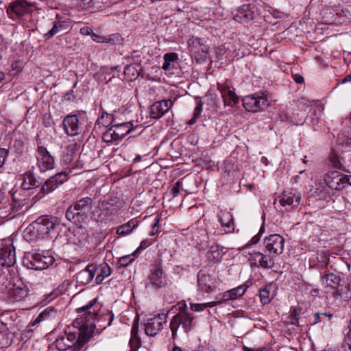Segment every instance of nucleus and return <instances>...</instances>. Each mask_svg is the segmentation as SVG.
I'll return each mask as SVG.
<instances>
[{"label":"nucleus","mask_w":351,"mask_h":351,"mask_svg":"<svg viewBox=\"0 0 351 351\" xmlns=\"http://www.w3.org/2000/svg\"><path fill=\"white\" fill-rule=\"evenodd\" d=\"M101 304L95 298L88 304L79 308L84 313L80 318V323L84 330L75 332H65L56 340V346L60 351H80L88 341L91 333L96 328V322L102 318L100 315Z\"/></svg>","instance_id":"obj_1"},{"label":"nucleus","mask_w":351,"mask_h":351,"mask_svg":"<svg viewBox=\"0 0 351 351\" xmlns=\"http://www.w3.org/2000/svg\"><path fill=\"white\" fill-rule=\"evenodd\" d=\"M196 325V318L189 312H178L170 322V329L174 338L180 327L184 332H189Z\"/></svg>","instance_id":"obj_2"},{"label":"nucleus","mask_w":351,"mask_h":351,"mask_svg":"<svg viewBox=\"0 0 351 351\" xmlns=\"http://www.w3.org/2000/svg\"><path fill=\"white\" fill-rule=\"evenodd\" d=\"M55 258L48 252L46 254L28 253L23 258V263L29 269L34 270H43L51 265Z\"/></svg>","instance_id":"obj_3"},{"label":"nucleus","mask_w":351,"mask_h":351,"mask_svg":"<svg viewBox=\"0 0 351 351\" xmlns=\"http://www.w3.org/2000/svg\"><path fill=\"white\" fill-rule=\"evenodd\" d=\"M133 129L131 122H125L116 123L115 122L103 133L102 139L107 143L122 139L127 134L130 133Z\"/></svg>","instance_id":"obj_4"},{"label":"nucleus","mask_w":351,"mask_h":351,"mask_svg":"<svg viewBox=\"0 0 351 351\" xmlns=\"http://www.w3.org/2000/svg\"><path fill=\"white\" fill-rule=\"evenodd\" d=\"M265 253H268L273 259L283 252L285 239L278 234H271L264 239Z\"/></svg>","instance_id":"obj_5"},{"label":"nucleus","mask_w":351,"mask_h":351,"mask_svg":"<svg viewBox=\"0 0 351 351\" xmlns=\"http://www.w3.org/2000/svg\"><path fill=\"white\" fill-rule=\"evenodd\" d=\"M268 99L264 93L247 95L243 99V105L249 112H257L268 106Z\"/></svg>","instance_id":"obj_6"},{"label":"nucleus","mask_w":351,"mask_h":351,"mask_svg":"<svg viewBox=\"0 0 351 351\" xmlns=\"http://www.w3.org/2000/svg\"><path fill=\"white\" fill-rule=\"evenodd\" d=\"M58 218L52 215H43L38 217L34 222V227L41 234H49L54 232L55 229L60 226Z\"/></svg>","instance_id":"obj_7"},{"label":"nucleus","mask_w":351,"mask_h":351,"mask_svg":"<svg viewBox=\"0 0 351 351\" xmlns=\"http://www.w3.org/2000/svg\"><path fill=\"white\" fill-rule=\"evenodd\" d=\"M36 165L40 172H45L54 168L53 157L50 154L46 147L38 145L36 150Z\"/></svg>","instance_id":"obj_8"},{"label":"nucleus","mask_w":351,"mask_h":351,"mask_svg":"<svg viewBox=\"0 0 351 351\" xmlns=\"http://www.w3.org/2000/svg\"><path fill=\"white\" fill-rule=\"evenodd\" d=\"M166 319L167 317L165 315H158L148 318L145 324L146 335L150 337L156 336L162 328Z\"/></svg>","instance_id":"obj_9"},{"label":"nucleus","mask_w":351,"mask_h":351,"mask_svg":"<svg viewBox=\"0 0 351 351\" xmlns=\"http://www.w3.org/2000/svg\"><path fill=\"white\" fill-rule=\"evenodd\" d=\"M165 285V276L160 265H155L154 269L148 277V282L146 283L147 289H158Z\"/></svg>","instance_id":"obj_10"},{"label":"nucleus","mask_w":351,"mask_h":351,"mask_svg":"<svg viewBox=\"0 0 351 351\" xmlns=\"http://www.w3.org/2000/svg\"><path fill=\"white\" fill-rule=\"evenodd\" d=\"M217 86L221 93L225 106H234L239 103V97L234 88H231L228 84L218 82Z\"/></svg>","instance_id":"obj_11"},{"label":"nucleus","mask_w":351,"mask_h":351,"mask_svg":"<svg viewBox=\"0 0 351 351\" xmlns=\"http://www.w3.org/2000/svg\"><path fill=\"white\" fill-rule=\"evenodd\" d=\"M249 261L251 266L270 268L274 265L273 258L268 253L263 254L259 252H253L249 254Z\"/></svg>","instance_id":"obj_12"},{"label":"nucleus","mask_w":351,"mask_h":351,"mask_svg":"<svg viewBox=\"0 0 351 351\" xmlns=\"http://www.w3.org/2000/svg\"><path fill=\"white\" fill-rule=\"evenodd\" d=\"M67 179V175L64 172L58 173L49 178L45 182L40 189V192L43 193L44 194H48L59 187L61 184L66 182Z\"/></svg>","instance_id":"obj_13"},{"label":"nucleus","mask_w":351,"mask_h":351,"mask_svg":"<svg viewBox=\"0 0 351 351\" xmlns=\"http://www.w3.org/2000/svg\"><path fill=\"white\" fill-rule=\"evenodd\" d=\"M16 263L14 247L10 244L0 249V269L3 267H12Z\"/></svg>","instance_id":"obj_14"},{"label":"nucleus","mask_w":351,"mask_h":351,"mask_svg":"<svg viewBox=\"0 0 351 351\" xmlns=\"http://www.w3.org/2000/svg\"><path fill=\"white\" fill-rule=\"evenodd\" d=\"M173 101L171 99H163L154 102L149 108V114L152 119L162 117L171 107Z\"/></svg>","instance_id":"obj_15"},{"label":"nucleus","mask_w":351,"mask_h":351,"mask_svg":"<svg viewBox=\"0 0 351 351\" xmlns=\"http://www.w3.org/2000/svg\"><path fill=\"white\" fill-rule=\"evenodd\" d=\"M47 23L51 26V29L44 33V37L49 39L55 35L66 31L69 27V23L66 21L56 19L47 20Z\"/></svg>","instance_id":"obj_16"},{"label":"nucleus","mask_w":351,"mask_h":351,"mask_svg":"<svg viewBox=\"0 0 351 351\" xmlns=\"http://www.w3.org/2000/svg\"><path fill=\"white\" fill-rule=\"evenodd\" d=\"M93 201L91 197H86L81 198L72 204L74 210H75L78 216L80 217L82 221L87 219L88 213L93 206Z\"/></svg>","instance_id":"obj_17"},{"label":"nucleus","mask_w":351,"mask_h":351,"mask_svg":"<svg viewBox=\"0 0 351 351\" xmlns=\"http://www.w3.org/2000/svg\"><path fill=\"white\" fill-rule=\"evenodd\" d=\"M324 181L330 189L339 190L345 186L348 178L337 172H332L331 174L328 173L325 176Z\"/></svg>","instance_id":"obj_18"},{"label":"nucleus","mask_w":351,"mask_h":351,"mask_svg":"<svg viewBox=\"0 0 351 351\" xmlns=\"http://www.w3.org/2000/svg\"><path fill=\"white\" fill-rule=\"evenodd\" d=\"M100 213L98 215L97 221L107 222L114 219L117 215V210L112 204L104 201L99 205Z\"/></svg>","instance_id":"obj_19"},{"label":"nucleus","mask_w":351,"mask_h":351,"mask_svg":"<svg viewBox=\"0 0 351 351\" xmlns=\"http://www.w3.org/2000/svg\"><path fill=\"white\" fill-rule=\"evenodd\" d=\"M66 133L71 136H76L80 130V125L77 115H67L63 120Z\"/></svg>","instance_id":"obj_20"},{"label":"nucleus","mask_w":351,"mask_h":351,"mask_svg":"<svg viewBox=\"0 0 351 351\" xmlns=\"http://www.w3.org/2000/svg\"><path fill=\"white\" fill-rule=\"evenodd\" d=\"M28 294L27 289L23 283L14 284L9 291L10 300L16 302L24 299Z\"/></svg>","instance_id":"obj_21"},{"label":"nucleus","mask_w":351,"mask_h":351,"mask_svg":"<svg viewBox=\"0 0 351 351\" xmlns=\"http://www.w3.org/2000/svg\"><path fill=\"white\" fill-rule=\"evenodd\" d=\"M95 276L94 264L88 265L85 269L77 274L76 279L79 283L87 285L92 281Z\"/></svg>","instance_id":"obj_22"},{"label":"nucleus","mask_w":351,"mask_h":351,"mask_svg":"<svg viewBox=\"0 0 351 351\" xmlns=\"http://www.w3.org/2000/svg\"><path fill=\"white\" fill-rule=\"evenodd\" d=\"M95 269V282L97 285L101 284L104 280L111 274V268L106 263H102L99 265H94Z\"/></svg>","instance_id":"obj_23"},{"label":"nucleus","mask_w":351,"mask_h":351,"mask_svg":"<svg viewBox=\"0 0 351 351\" xmlns=\"http://www.w3.org/2000/svg\"><path fill=\"white\" fill-rule=\"evenodd\" d=\"M280 197V203L282 206H291L292 208L298 206L301 200L299 195L293 193H284Z\"/></svg>","instance_id":"obj_24"},{"label":"nucleus","mask_w":351,"mask_h":351,"mask_svg":"<svg viewBox=\"0 0 351 351\" xmlns=\"http://www.w3.org/2000/svg\"><path fill=\"white\" fill-rule=\"evenodd\" d=\"M27 203L25 195L19 192H14L12 195V202L10 203V209L13 212H18Z\"/></svg>","instance_id":"obj_25"},{"label":"nucleus","mask_w":351,"mask_h":351,"mask_svg":"<svg viewBox=\"0 0 351 351\" xmlns=\"http://www.w3.org/2000/svg\"><path fill=\"white\" fill-rule=\"evenodd\" d=\"M341 282L339 276L329 273L322 277V283L326 288L336 289L339 287Z\"/></svg>","instance_id":"obj_26"},{"label":"nucleus","mask_w":351,"mask_h":351,"mask_svg":"<svg viewBox=\"0 0 351 351\" xmlns=\"http://www.w3.org/2000/svg\"><path fill=\"white\" fill-rule=\"evenodd\" d=\"M247 287V286L243 285L228 291H226L223 293L221 300L226 301L237 299L238 297H241L245 293Z\"/></svg>","instance_id":"obj_27"},{"label":"nucleus","mask_w":351,"mask_h":351,"mask_svg":"<svg viewBox=\"0 0 351 351\" xmlns=\"http://www.w3.org/2000/svg\"><path fill=\"white\" fill-rule=\"evenodd\" d=\"M138 226V221L136 219H132L128 222L119 226L117 228L116 233L119 237H123L130 234L134 229Z\"/></svg>","instance_id":"obj_28"},{"label":"nucleus","mask_w":351,"mask_h":351,"mask_svg":"<svg viewBox=\"0 0 351 351\" xmlns=\"http://www.w3.org/2000/svg\"><path fill=\"white\" fill-rule=\"evenodd\" d=\"M57 312L52 306H49L46 308L43 311H42L36 318L32 321V326H36L40 323L43 321L54 318L56 316Z\"/></svg>","instance_id":"obj_29"},{"label":"nucleus","mask_w":351,"mask_h":351,"mask_svg":"<svg viewBox=\"0 0 351 351\" xmlns=\"http://www.w3.org/2000/svg\"><path fill=\"white\" fill-rule=\"evenodd\" d=\"M198 285L202 291L206 293H210L212 291L210 283V276L204 274L202 271H199L197 275Z\"/></svg>","instance_id":"obj_30"},{"label":"nucleus","mask_w":351,"mask_h":351,"mask_svg":"<svg viewBox=\"0 0 351 351\" xmlns=\"http://www.w3.org/2000/svg\"><path fill=\"white\" fill-rule=\"evenodd\" d=\"M223 255V252L222 249L217 245H211L206 253L208 260L216 263L221 261Z\"/></svg>","instance_id":"obj_31"},{"label":"nucleus","mask_w":351,"mask_h":351,"mask_svg":"<svg viewBox=\"0 0 351 351\" xmlns=\"http://www.w3.org/2000/svg\"><path fill=\"white\" fill-rule=\"evenodd\" d=\"M23 181L21 184V186L24 190H29L37 185L38 182L33 173L30 171H28L23 175Z\"/></svg>","instance_id":"obj_32"},{"label":"nucleus","mask_w":351,"mask_h":351,"mask_svg":"<svg viewBox=\"0 0 351 351\" xmlns=\"http://www.w3.org/2000/svg\"><path fill=\"white\" fill-rule=\"evenodd\" d=\"M219 220L223 227L230 228L233 225V217L230 212L221 210L219 214Z\"/></svg>","instance_id":"obj_33"},{"label":"nucleus","mask_w":351,"mask_h":351,"mask_svg":"<svg viewBox=\"0 0 351 351\" xmlns=\"http://www.w3.org/2000/svg\"><path fill=\"white\" fill-rule=\"evenodd\" d=\"M236 17L241 21H248L254 19L253 12L250 10V5H244L241 8Z\"/></svg>","instance_id":"obj_34"},{"label":"nucleus","mask_w":351,"mask_h":351,"mask_svg":"<svg viewBox=\"0 0 351 351\" xmlns=\"http://www.w3.org/2000/svg\"><path fill=\"white\" fill-rule=\"evenodd\" d=\"M29 8L18 1L12 3L9 6V10L17 16H22L27 12Z\"/></svg>","instance_id":"obj_35"},{"label":"nucleus","mask_w":351,"mask_h":351,"mask_svg":"<svg viewBox=\"0 0 351 351\" xmlns=\"http://www.w3.org/2000/svg\"><path fill=\"white\" fill-rule=\"evenodd\" d=\"M135 330V328H132L131 332V338L130 340V345L131 348L130 351H137L141 345V339L136 335Z\"/></svg>","instance_id":"obj_36"},{"label":"nucleus","mask_w":351,"mask_h":351,"mask_svg":"<svg viewBox=\"0 0 351 351\" xmlns=\"http://www.w3.org/2000/svg\"><path fill=\"white\" fill-rule=\"evenodd\" d=\"M178 59V55L176 53H166L164 56V63L162 64V69L169 70L171 63L176 62Z\"/></svg>","instance_id":"obj_37"},{"label":"nucleus","mask_w":351,"mask_h":351,"mask_svg":"<svg viewBox=\"0 0 351 351\" xmlns=\"http://www.w3.org/2000/svg\"><path fill=\"white\" fill-rule=\"evenodd\" d=\"M115 121L114 120L112 114H102V115L97 119V124L99 126L108 127L109 125H112Z\"/></svg>","instance_id":"obj_38"},{"label":"nucleus","mask_w":351,"mask_h":351,"mask_svg":"<svg viewBox=\"0 0 351 351\" xmlns=\"http://www.w3.org/2000/svg\"><path fill=\"white\" fill-rule=\"evenodd\" d=\"M66 218L69 221H73L75 222H80L82 219L72 205H71L66 210L65 214Z\"/></svg>","instance_id":"obj_39"},{"label":"nucleus","mask_w":351,"mask_h":351,"mask_svg":"<svg viewBox=\"0 0 351 351\" xmlns=\"http://www.w3.org/2000/svg\"><path fill=\"white\" fill-rule=\"evenodd\" d=\"M332 315L331 313H315L314 315L315 320L313 322V324H315L319 322L325 323L326 321H330Z\"/></svg>","instance_id":"obj_40"},{"label":"nucleus","mask_w":351,"mask_h":351,"mask_svg":"<svg viewBox=\"0 0 351 351\" xmlns=\"http://www.w3.org/2000/svg\"><path fill=\"white\" fill-rule=\"evenodd\" d=\"M259 297H260V300L263 304H268L271 300L269 290L267 287H265L264 289H261L260 290Z\"/></svg>","instance_id":"obj_41"},{"label":"nucleus","mask_w":351,"mask_h":351,"mask_svg":"<svg viewBox=\"0 0 351 351\" xmlns=\"http://www.w3.org/2000/svg\"><path fill=\"white\" fill-rule=\"evenodd\" d=\"M330 162L332 167L336 169H341V162L339 157L335 152H332L330 156Z\"/></svg>","instance_id":"obj_42"},{"label":"nucleus","mask_w":351,"mask_h":351,"mask_svg":"<svg viewBox=\"0 0 351 351\" xmlns=\"http://www.w3.org/2000/svg\"><path fill=\"white\" fill-rule=\"evenodd\" d=\"M133 254L123 256L119 259V263L123 267L128 265L134 260Z\"/></svg>","instance_id":"obj_43"},{"label":"nucleus","mask_w":351,"mask_h":351,"mask_svg":"<svg viewBox=\"0 0 351 351\" xmlns=\"http://www.w3.org/2000/svg\"><path fill=\"white\" fill-rule=\"evenodd\" d=\"M82 234V239L79 240V243L81 245L85 244L87 242L88 235L85 231L84 229L82 228L81 227L79 228V230L76 232V234Z\"/></svg>","instance_id":"obj_44"},{"label":"nucleus","mask_w":351,"mask_h":351,"mask_svg":"<svg viewBox=\"0 0 351 351\" xmlns=\"http://www.w3.org/2000/svg\"><path fill=\"white\" fill-rule=\"evenodd\" d=\"M8 155V150L0 148V168L3 165L5 158Z\"/></svg>","instance_id":"obj_45"},{"label":"nucleus","mask_w":351,"mask_h":351,"mask_svg":"<svg viewBox=\"0 0 351 351\" xmlns=\"http://www.w3.org/2000/svg\"><path fill=\"white\" fill-rule=\"evenodd\" d=\"M182 186V184L180 181H178L171 189V193L173 197H176L180 193V190Z\"/></svg>","instance_id":"obj_46"},{"label":"nucleus","mask_w":351,"mask_h":351,"mask_svg":"<svg viewBox=\"0 0 351 351\" xmlns=\"http://www.w3.org/2000/svg\"><path fill=\"white\" fill-rule=\"evenodd\" d=\"M191 310L192 311L198 312L202 311L204 309H205V304H191Z\"/></svg>","instance_id":"obj_47"},{"label":"nucleus","mask_w":351,"mask_h":351,"mask_svg":"<svg viewBox=\"0 0 351 351\" xmlns=\"http://www.w3.org/2000/svg\"><path fill=\"white\" fill-rule=\"evenodd\" d=\"M203 103L201 100L197 101V106L195 108L193 115L194 117H199L202 111Z\"/></svg>","instance_id":"obj_48"},{"label":"nucleus","mask_w":351,"mask_h":351,"mask_svg":"<svg viewBox=\"0 0 351 351\" xmlns=\"http://www.w3.org/2000/svg\"><path fill=\"white\" fill-rule=\"evenodd\" d=\"M290 317H291V323L292 324L296 325L298 324L299 317H298V313L296 309H294L291 311Z\"/></svg>","instance_id":"obj_49"},{"label":"nucleus","mask_w":351,"mask_h":351,"mask_svg":"<svg viewBox=\"0 0 351 351\" xmlns=\"http://www.w3.org/2000/svg\"><path fill=\"white\" fill-rule=\"evenodd\" d=\"M160 219V218L158 216H157L156 217L155 223L152 226V230L150 232L151 235H154L156 234V232H157L158 231V223H159Z\"/></svg>","instance_id":"obj_50"},{"label":"nucleus","mask_w":351,"mask_h":351,"mask_svg":"<svg viewBox=\"0 0 351 351\" xmlns=\"http://www.w3.org/2000/svg\"><path fill=\"white\" fill-rule=\"evenodd\" d=\"M293 78L297 84H302L304 81V77L298 74L293 75Z\"/></svg>","instance_id":"obj_51"},{"label":"nucleus","mask_w":351,"mask_h":351,"mask_svg":"<svg viewBox=\"0 0 351 351\" xmlns=\"http://www.w3.org/2000/svg\"><path fill=\"white\" fill-rule=\"evenodd\" d=\"M19 3L25 5V6L28 8H31L34 5V3L31 1V0H17Z\"/></svg>","instance_id":"obj_52"},{"label":"nucleus","mask_w":351,"mask_h":351,"mask_svg":"<svg viewBox=\"0 0 351 351\" xmlns=\"http://www.w3.org/2000/svg\"><path fill=\"white\" fill-rule=\"evenodd\" d=\"M149 245L148 241L147 239H145L141 241L140 246L137 248L136 251H139L141 250L145 249Z\"/></svg>","instance_id":"obj_53"},{"label":"nucleus","mask_w":351,"mask_h":351,"mask_svg":"<svg viewBox=\"0 0 351 351\" xmlns=\"http://www.w3.org/2000/svg\"><path fill=\"white\" fill-rule=\"evenodd\" d=\"M345 341L346 344L348 346L350 350H351V330H350L349 332L346 337Z\"/></svg>","instance_id":"obj_54"},{"label":"nucleus","mask_w":351,"mask_h":351,"mask_svg":"<svg viewBox=\"0 0 351 351\" xmlns=\"http://www.w3.org/2000/svg\"><path fill=\"white\" fill-rule=\"evenodd\" d=\"M259 240H260V237H258V235H256L252 238L250 243L247 244L246 246L247 247V246H250V245H252L254 244H256L259 241Z\"/></svg>","instance_id":"obj_55"},{"label":"nucleus","mask_w":351,"mask_h":351,"mask_svg":"<svg viewBox=\"0 0 351 351\" xmlns=\"http://www.w3.org/2000/svg\"><path fill=\"white\" fill-rule=\"evenodd\" d=\"M305 121V119L304 117L300 119L298 121H293L292 119L290 120L291 123H293L295 125H302Z\"/></svg>","instance_id":"obj_56"},{"label":"nucleus","mask_w":351,"mask_h":351,"mask_svg":"<svg viewBox=\"0 0 351 351\" xmlns=\"http://www.w3.org/2000/svg\"><path fill=\"white\" fill-rule=\"evenodd\" d=\"M181 311L189 312L187 310L186 304L185 302L182 304H179V312Z\"/></svg>","instance_id":"obj_57"},{"label":"nucleus","mask_w":351,"mask_h":351,"mask_svg":"<svg viewBox=\"0 0 351 351\" xmlns=\"http://www.w3.org/2000/svg\"><path fill=\"white\" fill-rule=\"evenodd\" d=\"M220 302L221 301H219V302L213 301V302L204 303V304H205V308H206L207 307H214Z\"/></svg>","instance_id":"obj_58"},{"label":"nucleus","mask_w":351,"mask_h":351,"mask_svg":"<svg viewBox=\"0 0 351 351\" xmlns=\"http://www.w3.org/2000/svg\"><path fill=\"white\" fill-rule=\"evenodd\" d=\"M64 160L66 162H71L73 160V158L71 155H69V154L64 155Z\"/></svg>","instance_id":"obj_59"},{"label":"nucleus","mask_w":351,"mask_h":351,"mask_svg":"<svg viewBox=\"0 0 351 351\" xmlns=\"http://www.w3.org/2000/svg\"><path fill=\"white\" fill-rule=\"evenodd\" d=\"M104 316L109 317L110 321L108 324V326H110L113 320L114 315L112 313H108V314L105 315Z\"/></svg>","instance_id":"obj_60"},{"label":"nucleus","mask_w":351,"mask_h":351,"mask_svg":"<svg viewBox=\"0 0 351 351\" xmlns=\"http://www.w3.org/2000/svg\"><path fill=\"white\" fill-rule=\"evenodd\" d=\"M198 117H194V115L193 116V117L188 121V124L189 125H193L195 123V122L196 121V119H197Z\"/></svg>","instance_id":"obj_61"},{"label":"nucleus","mask_w":351,"mask_h":351,"mask_svg":"<svg viewBox=\"0 0 351 351\" xmlns=\"http://www.w3.org/2000/svg\"><path fill=\"white\" fill-rule=\"evenodd\" d=\"M80 1L83 3L84 5H88L92 1V0H80Z\"/></svg>","instance_id":"obj_62"},{"label":"nucleus","mask_w":351,"mask_h":351,"mask_svg":"<svg viewBox=\"0 0 351 351\" xmlns=\"http://www.w3.org/2000/svg\"><path fill=\"white\" fill-rule=\"evenodd\" d=\"M347 82H351V75L347 76L345 77L343 80V83Z\"/></svg>","instance_id":"obj_63"},{"label":"nucleus","mask_w":351,"mask_h":351,"mask_svg":"<svg viewBox=\"0 0 351 351\" xmlns=\"http://www.w3.org/2000/svg\"><path fill=\"white\" fill-rule=\"evenodd\" d=\"M89 29L88 28H86V29H82L81 31L84 34H89Z\"/></svg>","instance_id":"obj_64"}]
</instances>
